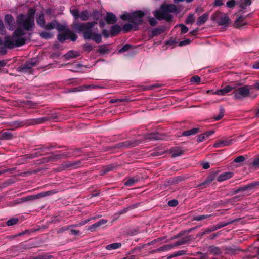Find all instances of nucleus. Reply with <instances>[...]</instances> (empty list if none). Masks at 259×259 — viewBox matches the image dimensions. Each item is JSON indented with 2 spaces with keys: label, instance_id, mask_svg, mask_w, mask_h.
I'll return each mask as SVG.
<instances>
[{
  "label": "nucleus",
  "instance_id": "42",
  "mask_svg": "<svg viewBox=\"0 0 259 259\" xmlns=\"http://www.w3.org/2000/svg\"><path fill=\"white\" fill-rule=\"evenodd\" d=\"M131 47V46L128 44H125L118 51L119 53H123L128 50Z\"/></svg>",
  "mask_w": 259,
  "mask_h": 259
},
{
  "label": "nucleus",
  "instance_id": "64",
  "mask_svg": "<svg viewBox=\"0 0 259 259\" xmlns=\"http://www.w3.org/2000/svg\"><path fill=\"white\" fill-rule=\"evenodd\" d=\"M252 67L254 69H259V61L255 62Z\"/></svg>",
  "mask_w": 259,
  "mask_h": 259
},
{
  "label": "nucleus",
  "instance_id": "6",
  "mask_svg": "<svg viewBox=\"0 0 259 259\" xmlns=\"http://www.w3.org/2000/svg\"><path fill=\"white\" fill-rule=\"evenodd\" d=\"M251 91V89L250 86L245 85L239 88L235 92L234 97L237 99L246 97L249 95Z\"/></svg>",
  "mask_w": 259,
  "mask_h": 259
},
{
  "label": "nucleus",
  "instance_id": "36",
  "mask_svg": "<svg viewBox=\"0 0 259 259\" xmlns=\"http://www.w3.org/2000/svg\"><path fill=\"white\" fill-rule=\"evenodd\" d=\"M224 115V111L223 109L221 108L220 109V112L218 116L214 117V119L215 121H218L222 119Z\"/></svg>",
  "mask_w": 259,
  "mask_h": 259
},
{
  "label": "nucleus",
  "instance_id": "44",
  "mask_svg": "<svg viewBox=\"0 0 259 259\" xmlns=\"http://www.w3.org/2000/svg\"><path fill=\"white\" fill-rule=\"evenodd\" d=\"M191 42V40L190 39H187L186 40H182V41H181L179 44V46L181 47V46H185V45H188Z\"/></svg>",
  "mask_w": 259,
  "mask_h": 259
},
{
  "label": "nucleus",
  "instance_id": "3",
  "mask_svg": "<svg viewBox=\"0 0 259 259\" xmlns=\"http://www.w3.org/2000/svg\"><path fill=\"white\" fill-rule=\"evenodd\" d=\"M28 38L24 30L17 29L12 37H7L4 41V45L8 48L20 47L25 43Z\"/></svg>",
  "mask_w": 259,
  "mask_h": 259
},
{
  "label": "nucleus",
  "instance_id": "59",
  "mask_svg": "<svg viewBox=\"0 0 259 259\" xmlns=\"http://www.w3.org/2000/svg\"><path fill=\"white\" fill-rule=\"evenodd\" d=\"M228 224H222V225H218L217 226H216L215 227H214V228L213 229V231H214V230H216L217 229H219L222 227H223L224 226H225L226 225H227Z\"/></svg>",
  "mask_w": 259,
  "mask_h": 259
},
{
  "label": "nucleus",
  "instance_id": "32",
  "mask_svg": "<svg viewBox=\"0 0 259 259\" xmlns=\"http://www.w3.org/2000/svg\"><path fill=\"white\" fill-rule=\"evenodd\" d=\"M138 180L137 179L135 178H130L127 181H126L125 183V185L127 186H133L135 183L138 182Z\"/></svg>",
  "mask_w": 259,
  "mask_h": 259
},
{
  "label": "nucleus",
  "instance_id": "28",
  "mask_svg": "<svg viewBox=\"0 0 259 259\" xmlns=\"http://www.w3.org/2000/svg\"><path fill=\"white\" fill-rule=\"evenodd\" d=\"M198 130L197 128H193L190 130L184 132L183 135L185 136H190L197 134L198 133Z\"/></svg>",
  "mask_w": 259,
  "mask_h": 259
},
{
  "label": "nucleus",
  "instance_id": "54",
  "mask_svg": "<svg viewBox=\"0 0 259 259\" xmlns=\"http://www.w3.org/2000/svg\"><path fill=\"white\" fill-rule=\"evenodd\" d=\"M124 101H125V99H111L110 101V102L111 103H116V102H123Z\"/></svg>",
  "mask_w": 259,
  "mask_h": 259
},
{
  "label": "nucleus",
  "instance_id": "47",
  "mask_svg": "<svg viewBox=\"0 0 259 259\" xmlns=\"http://www.w3.org/2000/svg\"><path fill=\"white\" fill-rule=\"evenodd\" d=\"M180 27H181V30L182 33H185L188 32V28L185 26L184 25L181 24L180 25Z\"/></svg>",
  "mask_w": 259,
  "mask_h": 259
},
{
  "label": "nucleus",
  "instance_id": "37",
  "mask_svg": "<svg viewBox=\"0 0 259 259\" xmlns=\"http://www.w3.org/2000/svg\"><path fill=\"white\" fill-rule=\"evenodd\" d=\"M70 13L75 19H78L79 17V12L78 10L76 9H71Z\"/></svg>",
  "mask_w": 259,
  "mask_h": 259
},
{
  "label": "nucleus",
  "instance_id": "48",
  "mask_svg": "<svg viewBox=\"0 0 259 259\" xmlns=\"http://www.w3.org/2000/svg\"><path fill=\"white\" fill-rule=\"evenodd\" d=\"M178 202L176 200H170L168 202V204L170 206L174 207L178 205Z\"/></svg>",
  "mask_w": 259,
  "mask_h": 259
},
{
  "label": "nucleus",
  "instance_id": "11",
  "mask_svg": "<svg viewBox=\"0 0 259 259\" xmlns=\"http://www.w3.org/2000/svg\"><path fill=\"white\" fill-rule=\"evenodd\" d=\"M233 89V88L229 85L226 86L225 88L217 90L214 92H212V94L219 95L224 96L230 92Z\"/></svg>",
  "mask_w": 259,
  "mask_h": 259
},
{
  "label": "nucleus",
  "instance_id": "18",
  "mask_svg": "<svg viewBox=\"0 0 259 259\" xmlns=\"http://www.w3.org/2000/svg\"><path fill=\"white\" fill-rule=\"evenodd\" d=\"M246 24L243 21V18L242 16L238 17L235 21V25L237 28H241Z\"/></svg>",
  "mask_w": 259,
  "mask_h": 259
},
{
  "label": "nucleus",
  "instance_id": "23",
  "mask_svg": "<svg viewBox=\"0 0 259 259\" xmlns=\"http://www.w3.org/2000/svg\"><path fill=\"white\" fill-rule=\"evenodd\" d=\"M220 25H227L229 23V18L225 15H223L218 22Z\"/></svg>",
  "mask_w": 259,
  "mask_h": 259
},
{
  "label": "nucleus",
  "instance_id": "60",
  "mask_svg": "<svg viewBox=\"0 0 259 259\" xmlns=\"http://www.w3.org/2000/svg\"><path fill=\"white\" fill-rule=\"evenodd\" d=\"M214 5L217 6H220L223 5L222 0H215Z\"/></svg>",
  "mask_w": 259,
  "mask_h": 259
},
{
  "label": "nucleus",
  "instance_id": "22",
  "mask_svg": "<svg viewBox=\"0 0 259 259\" xmlns=\"http://www.w3.org/2000/svg\"><path fill=\"white\" fill-rule=\"evenodd\" d=\"M79 53L76 51H69L65 55L66 59H70L72 58H75L79 56Z\"/></svg>",
  "mask_w": 259,
  "mask_h": 259
},
{
  "label": "nucleus",
  "instance_id": "27",
  "mask_svg": "<svg viewBox=\"0 0 259 259\" xmlns=\"http://www.w3.org/2000/svg\"><path fill=\"white\" fill-rule=\"evenodd\" d=\"M121 30L120 27L117 25L112 26L111 32L113 35L117 34Z\"/></svg>",
  "mask_w": 259,
  "mask_h": 259
},
{
  "label": "nucleus",
  "instance_id": "8",
  "mask_svg": "<svg viewBox=\"0 0 259 259\" xmlns=\"http://www.w3.org/2000/svg\"><path fill=\"white\" fill-rule=\"evenodd\" d=\"M235 140L233 139H229L223 140H219L215 142L213 147L215 148H222L232 144Z\"/></svg>",
  "mask_w": 259,
  "mask_h": 259
},
{
  "label": "nucleus",
  "instance_id": "21",
  "mask_svg": "<svg viewBox=\"0 0 259 259\" xmlns=\"http://www.w3.org/2000/svg\"><path fill=\"white\" fill-rule=\"evenodd\" d=\"M181 244H182L181 243L177 242V243H176L175 244L165 245H164L163 246L161 247L159 249V250H161V251L168 250L172 248L175 246H178V245H180Z\"/></svg>",
  "mask_w": 259,
  "mask_h": 259
},
{
  "label": "nucleus",
  "instance_id": "50",
  "mask_svg": "<svg viewBox=\"0 0 259 259\" xmlns=\"http://www.w3.org/2000/svg\"><path fill=\"white\" fill-rule=\"evenodd\" d=\"M107 222V220L106 219H102L100 220L98 222L96 223L98 226V227L101 226V225H104Z\"/></svg>",
  "mask_w": 259,
  "mask_h": 259
},
{
  "label": "nucleus",
  "instance_id": "35",
  "mask_svg": "<svg viewBox=\"0 0 259 259\" xmlns=\"http://www.w3.org/2000/svg\"><path fill=\"white\" fill-rule=\"evenodd\" d=\"M12 137V134L10 133L7 132L3 133L1 136L2 139L5 140L10 139Z\"/></svg>",
  "mask_w": 259,
  "mask_h": 259
},
{
  "label": "nucleus",
  "instance_id": "58",
  "mask_svg": "<svg viewBox=\"0 0 259 259\" xmlns=\"http://www.w3.org/2000/svg\"><path fill=\"white\" fill-rule=\"evenodd\" d=\"M253 164L256 167L259 168V158L254 160Z\"/></svg>",
  "mask_w": 259,
  "mask_h": 259
},
{
  "label": "nucleus",
  "instance_id": "45",
  "mask_svg": "<svg viewBox=\"0 0 259 259\" xmlns=\"http://www.w3.org/2000/svg\"><path fill=\"white\" fill-rule=\"evenodd\" d=\"M83 48L84 50L88 52L91 51L93 49V46L89 44H85L83 45Z\"/></svg>",
  "mask_w": 259,
  "mask_h": 259
},
{
  "label": "nucleus",
  "instance_id": "9",
  "mask_svg": "<svg viewBox=\"0 0 259 259\" xmlns=\"http://www.w3.org/2000/svg\"><path fill=\"white\" fill-rule=\"evenodd\" d=\"M5 22L8 25L9 29L13 30L14 29V19L12 15L7 14L5 16Z\"/></svg>",
  "mask_w": 259,
  "mask_h": 259
},
{
  "label": "nucleus",
  "instance_id": "17",
  "mask_svg": "<svg viewBox=\"0 0 259 259\" xmlns=\"http://www.w3.org/2000/svg\"><path fill=\"white\" fill-rule=\"evenodd\" d=\"M36 22H37V24L38 25H39L40 27H44L45 20H44V14L42 13H41L39 15H37Z\"/></svg>",
  "mask_w": 259,
  "mask_h": 259
},
{
  "label": "nucleus",
  "instance_id": "57",
  "mask_svg": "<svg viewBox=\"0 0 259 259\" xmlns=\"http://www.w3.org/2000/svg\"><path fill=\"white\" fill-rule=\"evenodd\" d=\"M4 32V26L2 20H0V34H3Z\"/></svg>",
  "mask_w": 259,
  "mask_h": 259
},
{
  "label": "nucleus",
  "instance_id": "4",
  "mask_svg": "<svg viewBox=\"0 0 259 259\" xmlns=\"http://www.w3.org/2000/svg\"><path fill=\"white\" fill-rule=\"evenodd\" d=\"M178 12V8L175 5L164 4L160 6V10L155 11L153 14L159 20L169 21L172 18L171 13L177 14Z\"/></svg>",
  "mask_w": 259,
  "mask_h": 259
},
{
  "label": "nucleus",
  "instance_id": "61",
  "mask_svg": "<svg viewBox=\"0 0 259 259\" xmlns=\"http://www.w3.org/2000/svg\"><path fill=\"white\" fill-rule=\"evenodd\" d=\"M185 253V252L184 251H179L176 252L175 254H174V256H177L183 255Z\"/></svg>",
  "mask_w": 259,
  "mask_h": 259
},
{
  "label": "nucleus",
  "instance_id": "30",
  "mask_svg": "<svg viewBox=\"0 0 259 259\" xmlns=\"http://www.w3.org/2000/svg\"><path fill=\"white\" fill-rule=\"evenodd\" d=\"M101 216L100 215H99L97 217H93V218H91L90 219H87L85 220H84V221H81L80 222L78 223V224H75V225H74L73 226L74 227H77V226H83L84 225H85V224H87V223H88L91 220H92V219H97V218H99Z\"/></svg>",
  "mask_w": 259,
  "mask_h": 259
},
{
  "label": "nucleus",
  "instance_id": "40",
  "mask_svg": "<svg viewBox=\"0 0 259 259\" xmlns=\"http://www.w3.org/2000/svg\"><path fill=\"white\" fill-rule=\"evenodd\" d=\"M194 21V17L193 14H190L186 19V22L187 24H190Z\"/></svg>",
  "mask_w": 259,
  "mask_h": 259
},
{
  "label": "nucleus",
  "instance_id": "39",
  "mask_svg": "<svg viewBox=\"0 0 259 259\" xmlns=\"http://www.w3.org/2000/svg\"><path fill=\"white\" fill-rule=\"evenodd\" d=\"M211 215H200L195 217L194 218V220L201 221L210 217Z\"/></svg>",
  "mask_w": 259,
  "mask_h": 259
},
{
  "label": "nucleus",
  "instance_id": "25",
  "mask_svg": "<svg viewBox=\"0 0 259 259\" xmlns=\"http://www.w3.org/2000/svg\"><path fill=\"white\" fill-rule=\"evenodd\" d=\"M209 251L213 254H220L221 253V250L220 248L214 246H210L209 248Z\"/></svg>",
  "mask_w": 259,
  "mask_h": 259
},
{
  "label": "nucleus",
  "instance_id": "46",
  "mask_svg": "<svg viewBox=\"0 0 259 259\" xmlns=\"http://www.w3.org/2000/svg\"><path fill=\"white\" fill-rule=\"evenodd\" d=\"M245 160L244 157L243 156H239L236 157L234 161L236 163L242 162Z\"/></svg>",
  "mask_w": 259,
  "mask_h": 259
},
{
  "label": "nucleus",
  "instance_id": "62",
  "mask_svg": "<svg viewBox=\"0 0 259 259\" xmlns=\"http://www.w3.org/2000/svg\"><path fill=\"white\" fill-rule=\"evenodd\" d=\"M214 133L213 131H209L204 133L206 137H208L211 135L213 134Z\"/></svg>",
  "mask_w": 259,
  "mask_h": 259
},
{
  "label": "nucleus",
  "instance_id": "13",
  "mask_svg": "<svg viewBox=\"0 0 259 259\" xmlns=\"http://www.w3.org/2000/svg\"><path fill=\"white\" fill-rule=\"evenodd\" d=\"M233 176L231 172H226L221 174L217 178L219 182H222L231 178Z\"/></svg>",
  "mask_w": 259,
  "mask_h": 259
},
{
  "label": "nucleus",
  "instance_id": "49",
  "mask_svg": "<svg viewBox=\"0 0 259 259\" xmlns=\"http://www.w3.org/2000/svg\"><path fill=\"white\" fill-rule=\"evenodd\" d=\"M97 228H98L97 225L96 223H94V224L90 226L88 228V230H90L91 231H95Z\"/></svg>",
  "mask_w": 259,
  "mask_h": 259
},
{
  "label": "nucleus",
  "instance_id": "2",
  "mask_svg": "<svg viewBox=\"0 0 259 259\" xmlns=\"http://www.w3.org/2000/svg\"><path fill=\"white\" fill-rule=\"evenodd\" d=\"M97 22H87L82 24H76L74 25V29L78 32H83V37L85 39H92L96 43H99L102 41L101 35L93 28Z\"/></svg>",
  "mask_w": 259,
  "mask_h": 259
},
{
  "label": "nucleus",
  "instance_id": "12",
  "mask_svg": "<svg viewBox=\"0 0 259 259\" xmlns=\"http://www.w3.org/2000/svg\"><path fill=\"white\" fill-rule=\"evenodd\" d=\"M105 20L108 24H113L115 23L117 18L116 16L112 13H107L105 17Z\"/></svg>",
  "mask_w": 259,
  "mask_h": 259
},
{
  "label": "nucleus",
  "instance_id": "24",
  "mask_svg": "<svg viewBox=\"0 0 259 259\" xmlns=\"http://www.w3.org/2000/svg\"><path fill=\"white\" fill-rule=\"evenodd\" d=\"M172 157H177L180 156L183 153V151L179 148H174L171 151Z\"/></svg>",
  "mask_w": 259,
  "mask_h": 259
},
{
  "label": "nucleus",
  "instance_id": "34",
  "mask_svg": "<svg viewBox=\"0 0 259 259\" xmlns=\"http://www.w3.org/2000/svg\"><path fill=\"white\" fill-rule=\"evenodd\" d=\"M164 31V29L161 28H155L153 29L152 31V35L155 36L161 33H162Z\"/></svg>",
  "mask_w": 259,
  "mask_h": 259
},
{
  "label": "nucleus",
  "instance_id": "1",
  "mask_svg": "<svg viewBox=\"0 0 259 259\" xmlns=\"http://www.w3.org/2000/svg\"><path fill=\"white\" fill-rule=\"evenodd\" d=\"M144 15V12L141 11H137L132 13H123L120 16V18L130 22L123 25V31L127 32L131 30H137L138 26L143 23Z\"/></svg>",
  "mask_w": 259,
  "mask_h": 259
},
{
  "label": "nucleus",
  "instance_id": "41",
  "mask_svg": "<svg viewBox=\"0 0 259 259\" xmlns=\"http://www.w3.org/2000/svg\"><path fill=\"white\" fill-rule=\"evenodd\" d=\"M190 81L192 83H198L200 81V78L198 76H195L191 78Z\"/></svg>",
  "mask_w": 259,
  "mask_h": 259
},
{
  "label": "nucleus",
  "instance_id": "31",
  "mask_svg": "<svg viewBox=\"0 0 259 259\" xmlns=\"http://www.w3.org/2000/svg\"><path fill=\"white\" fill-rule=\"evenodd\" d=\"M40 36L44 39H49L53 36V34L51 32H42L40 33Z\"/></svg>",
  "mask_w": 259,
  "mask_h": 259
},
{
  "label": "nucleus",
  "instance_id": "20",
  "mask_svg": "<svg viewBox=\"0 0 259 259\" xmlns=\"http://www.w3.org/2000/svg\"><path fill=\"white\" fill-rule=\"evenodd\" d=\"M121 246V244L120 243H114L107 245L106 249L108 250H111L119 248Z\"/></svg>",
  "mask_w": 259,
  "mask_h": 259
},
{
  "label": "nucleus",
  "instance_id": "38",
  "mask_svg": "<svg viewBox=\"0 0 259 259\" xmlns=\"http://www.w3.org/2000/svg\"><path fill=\"white\" fill-rule=\"evenodd\" d=\"M18 219H16V218L11 219L9 220L7 222V225L8 226H12L15 224H16L18 223Z\"/></svg>",
  "mask_w": 259,
  "mask_h": 259
},
{
  "label": "nucleus",
  "instance_id": "7",
  "mask_svg": "<svg viewBox=\"0 0 259 259\" xmlns=\"http://www.w3.org/2000/svg\"><path fill=\"white\" fill-rule=\"evenodd\" d=\"M77 37L71 31H65V33H60L58 35V39L61 42H63L65 40L70 39L74 41L76 40Z\"/></svg>",
  "mask_w": 259,
  "mask_h": 259
},
{
  "label": "nucleus",
  "instance_id": "53",
  "mask_svg": "<svg viewBox=\"0 0 259 259\" xmlns=\"http://www.w3.org/2000/svg\"><path fill=\"white\" fill-rule=\"evenodd\" d=\"M205 138H206V136H205L204 133L201 134L198 136L197 141L199 142H201L203 141L205 139Z\"/></svg>",
  "mask_w": 259,
  "mask_h": 259
},
{
  "label": "nucleus",
  "instance_id": "26",
  "mask_svg": "<svg viewBox=\"0 0 259 259\" xmlns=\"http://www.w3.org/2000/svg\"><path fill=\"white\" fill-rule=\"evenodd\" d=\"M56 24L57 22L56 21H53L47 25L45 24L44 27L42 28L47 30H52L54 28H56Z\"/></svg>",
  "mask_w": 259,
  "mask_h": 259
},
{
  "label": "nucleus",
  "instance_id": "10",
  "mask_svg": "<svg viewBox=\"0 0 259 259\" xmlns=\"http://www.w3.org/2000/svg\"><path fill=\"white\" fill-rule=\"evenodd\" d=\"M38 60L36 58H32L28 61L23 66H21L23 70L29 69L36 65Z\"/></svg>",
  "mask_w": 259,
  "mask_h": 259
},
{
  "label": "nucleus",
  "instance_id": "19",
  "mask_svg": "<svg viewBox=\"0 0 259 259\" xmlns=\"http://www.w3.org/2000/svg\"><path fill=\"white\" fill-rule=\"evenodd\" d=\"M208 15L207 14H204L201 16H200L197 21V24L198 25H201L204 23L208 19Z\"/></svg>",
  "mask_w": 259,
  "mask_h": 259
},
{
  "label": "nucleus",
  "instance_id": "43",
  "mask_svg": "<svg viewBox=\"0 0 259 259\" xmlns=\"http://www.w3.org/2000/svg\"><path fill=\"white\" fill-rule=\"evenodd\" d=\"M73 65L75 67L73 71L76 72L82 71V69L81 68L82 67V66L80 64H73Z\"/></svg>",
  "mask_w": 259,
  "mask_h": 259
},
{
  "label": "nucleus",
  "instance_id": "52",
  "mask_svg": "<svg viewBox=\"0 0 259 259\" xmlns=\"http://www.w3.org/2000/svg\"><path fill=\"white\" fill-rule=\"evenodd\" d=\"M149 22L151 26H155L157 24V21L154 18H150L149 19Z\"/></svg>",
  "mask_w": 259,
  "mask_h": 259
},
{
  "label": "nucleus",
  "instance_id": "29",
  "mask_svg": "<svg viewBox=\"0 0 259 259\" xmlns=\"http://www.w3.org/2000/svg\"><path fill=\"white\" fill-rule=\"evenodd\" d=\"M79 17H80V19L82 21L87 20L89 17V14L88 12L87 11H82L80 13V14L79 15Z\"/></svg>",
  "mask_w": 259,
  "mask_h": 259
},
{
  "label": "nucleus",
  "instance_id": "16",
  "mask_svg": "<svg viewBox=\"0 0 259 259\" xmlns=\"http://www.w3.org/2000/svg\"><path fill=\"white\" fill-rule=\"evenodd\" d=\"M251 3V0H240L237 4L242 9H245L248 6H249Z\"/></svg>",
  "mask_w": 259,
  "mask_h": 259
},
{
  "label": "nucleus",
  "instance_id": "56",
  "mask_svg": "<svg viewBox=\"0 0 259 259\" xmlns=\"http://www.w3.org/2000/svg\"><path fill=\"white\" fill-rule=\"evenodd\" d=\"M251 90L253 89L259 90V82H256L250 86Z\"/></svg>",
  "mask_w": 259,
  "mask_h": 259
},
{
  "label": "nucleus",
  "instance_id": "14",
  "mask_svg": "<svg viewBox=\"0 0 259 259\" xmlns=\"http://www.w3.org/2000/svg\"><path fill=\"white\" fill-rule=\"evenodd\" d=\"M110 49L106 45H102L99 46L98 52L101 54H106L109 53Z\"/></svg>",
  "mask_w": 259,
  "mask_h": 259
},
{
  "label": "nucleus",
  "instance_id": "51",
  "mask_svg": "<svg viewBox=\"0 0 259 259\" xmlns=\"http://www.w3.org/2000/svg\"><path fill=\"white\" fill-rule=\"evenodd\" d=\"M235 5V2L234 0H230L227 2V6L229 8H232Z\"/></svg>",
  "mask_w": 259,
  "mask_h": 259
},
{
  "label": "nucleus",
  "instance_id": "55",
  "mask_svg": "<svg viewBox=\"0 0 259 259\" xmlns=\"http://www.w3.org/2000/svg\"><path fill=\"white\" fill-rule=\"evenodd\" d=\"M93 16L94 20H97L99 19V16H100V14L98 12H95L93 14Z\"/></svg>",
  "mask_w": 259,
  "mask_h": 259
},
{
  "label": "nucleus",
  "instance_id": "15",
  "mask_svg": "<svg viewBox=\"0 0 259 259\" xmlns=\"http://www.w3.org/2000/svg\"><path fill=\"white\" fill-rule=\"evenodd\" d=\"M47 195V193H46V192L40 193L37 194V195H32V196H30L27 197H26V200H34L36 199L42 198V197L46 196Z\"/></svg>",
  "mask_w": 259,
  "mask_h": 259
},
{
  "label": "nucleus",
  "instance_id": "33",
  "mask_svg": "<svg viewBox=\"0 0 259 259\" xmlns=\"http://www.w3.org/2000/svg\"><path fill=\"white\" fill-rule=\"evenodd\" d=\"M56 29H57L58 31H62V32H63L64 33H65V31L69 30L68 29H67V28L65 26H64L62 25H61V24L58 23L57 22L56 24Z\"/></svg>",
  "mask_w": 259,
  "mask_h": 259
},
{
  "label": "nucleus",
  "instance_id": "63",
  "mask_svg": "<svg viewBox=\"0 0 259 259\" xmlns=\"http://www.w3.org/2000/svg\"><path fill=\"white\" fill-rule=\"evenodd\" d=\"M202 167L204 169H208L209 168V164L208 162L204 163L202 164Z\"/></svg>",
  "mask_w": 259,
  "mask_h": 259
},
{
  "label": "nucleus",
  "instance_id": "5",
  "mask_svg": "<svg viewBox=\"0 0 259 259\" xmlns=\"http://www.w3.org/2000/svg\"><path fill=\"white\" fill-rule=\"evenodd\" d=\"M35 10L30 9L26 15H19L17 18V24L23 27L25 30L32 31L34 28V14Z\"/></svg>",
  "mask_w": 259,
  "mask_h": 259
}]
</instances>
